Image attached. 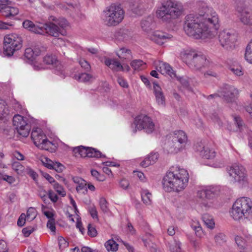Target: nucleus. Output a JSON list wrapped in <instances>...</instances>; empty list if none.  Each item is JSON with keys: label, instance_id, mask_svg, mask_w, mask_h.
Wrapping results in <instances>:
<instances>
[{"label": "nucleus", "instance_id": "f257e3e1", "mask_svg": "<svg viewBox=\"0 0 252 252\" xmlns=\"http://www.w3.org/2000/svg\"><path fill=\"white\" fill-rule=\"evenodd\" d=\"M204 13L190 14L185 17L184 30L186 33L195 39L212 38V31L219 24V17L216 12L206 7Z\"/></svg>", "mask_w": 252, "mask_h": 252}, {"label": "nucleus", "instance_id": "f03ea898", "mask_svg": "<svg viewBox=\"0 0 252 252\" xmlns=\"http://www.w3.org/2000/svg\"><path fill=\"white\" fill-rule=\"evenodd\" d=\"M189 179L187 170L178 166H173L170 168L163 179V188L169 192L182 191L188 185Z\"/></svg>", "mask_w": 252, "mask_h": 252}, {"label": "nucleus", "instance_id": "7ed1b4c3", "mask_svg": "<svg viewBox=\"0 0 252 252\" xmlns=\"http://www.w3.org/2000/svg\"><path fill=\"white\" fill-rule=\"evenodd\" d=\"M183 12L182 4L173 0H164L158 9L156 15L162 21L170 22L178 18Z\"/></svg>", "mask_w": 252, "mask_h": 252}, {"label": "nucleus", "instance_id": "20e7f679", "mask_svg": "<svg viewBox=\"0 0 252 252\" xmlns=\"http://www.w3.org/2000/svg\"><path fill=\"white\" fill-rule=\"evenodd\" d=\"M230 215L235 220L252 218V201L248 197L238 198L233 203Z\"/></svg>", "mask_w": 252, "mask_h": 252}, {"label": "nucleus", "instance_id": "39448f33", "mask_svg": "<svg viewBox=\"0 0 252 252\" xmlns=\"http://www.w3.org/2000/svg\"><path fill=\"white\" fill-rule=\"evenodd\" d=\"M229 179L233 183H237L243 187L248 183V175L245 167L242 165L234 163L226 168Z\"/></svg>", "mask_w": 252, "mask_h": 252}, {"label": "nucleus", "instance_id": "423d86ee", "mask_svg": "<svg viewBox=\"0 0 252 252\" xmlns=\"http://www.w3.org/2000/svg\"><path fill=\"white\" fill-rule=\"evenodd\" d=\"M124 11L120 5L112 4L103 11L102 19L108 26H116L122 22Z\"/></svg>", "mask_w": 252, "mask_h": 252}, {"label": "nucleus", "instance_id": "0eeeda50", "mask_svg": "<svg viewBox=\"0 0 252 252\" xmlns=\"http://www.w3.org/2000/svg\"><path fill=\"white\" fill-rule=\"evenodd\" d=\"M49 20V22L45 24H41V27L44 31L43 33L40 34L44 35L46 33L54 37L59 36L61 33V29L65 27L67 24L65 19H58L54 16H50Z\"/></svg>", "mask_w": 252, "mask_h": 252}, {"label": "nucleus", "instance_id": "6e6552de", "mask_svg": "<svg viewBox=\"0 0 252 252\" xmlns=\"http://www.w3.org/2000/svg\"><path fill=\"white\" fill-rule=\"evenodd\" d=\"M219 189L217 187L210 186L206 187L197 192V197L200 206L205 210L211 207L213 205L212 200L218 193Z\"/></svg>", "mask_w": 252, "mask_h": 252}, {"label": "nucleus", "instance_id": "1a4fd4ad", "mask_svg": "<svg viewBox=\"0 0 252 252\" xmlns=\"http://www.w3.org/2000/svg\"><path fill=\"white\" fill-rule=\"evenodd\" d=\"M185 60L189 67L195 69H199L209 64V61L205 55L194 51H187L185 54Z\"/></svg>", "mask_w": 252, "mask_h": 252}, {"label": "nucleus", "instance_id": "9d476101", "mask_svg": "<svg viewBox=\"0 0 252 252\" xmlns=\"http://www.w3.org/2000/svg\"><path fill=\"white\" fill-rule=\"evenodd\" d=\"M22 46L21 37L17 34L6 35L4 38V54L10 57L14 52L18 50Z\"/></svg>", "mask_w": 252, "mask_h": 252}, {"label": "nucleus", "instance_id": "9b49d317", "mask_svg": "<svg viewBox=\"0 0 252 252\" xmlns=\"http://www.w3.org/2000/svg\"><path fill=\"white\" fill-rule=\"evenodd\" d=\"M134 125L135 127L132 130L133 133H136L137 130H144L145 132L151 133L154 131L155 128V124L152 118L144 114L138 115L135 118Z\"/></svg>", "mask_w": 252, "mask_h": 252}, {"label": "nucleus", "instance_id": "f8f14e48", "mask_svg": "<svg viewBox=\"0 0 252 252\" xmlns=\"http://www.w3.org/2000/svg\"><path fill=\"white\" fill-rule=\"evenodd\" d=\"M218 38L221 46L226 50H230L234 47L238 35L233 30H224L220 32Z\"/></svg>", "mask_w": 252, "mask_h": 252}, {"label": "nucleus", "instance_id": "ddd939ff", "mask_svg": "<svg viewBox=\"0 0 252 252\" xmlns=\"http://www.w3.org/2000/svg\"><path fill=\"white\" fill-rule=\"evenodd\" d=\"M31 138L34 145L38 148L45 150H48L53 145L52 142L48 140L41 129L33 128L32 131Z\"/></svg>", "mask_w": 252, "mask_h": 252}, {"label": "nucleus", "instance_id": "4468645a", "mask_svg": "<svg viewBox=\"0 0 252 252\" xmlns=\"http://www.w3.org/2000/svg\"><path fill=\"white\" fill-rule=\"evenodd\" d=\"M237 12L240 22L247 26H252V5L244 3L239 5Z\"/></svg>", "mask_w": 252, "mask_h": 252}, {"label": "nucleus", "instance_id": "2eb2a0df", "mask_svg": "<svg viewBox=\"0 0 252 252\" xmlns=\"http://www.w3.org/2000/svg\"><path fill=\"white\" fill-rule=\"evenodd\" d=\"M72 152L75 157H88L89 158H102L105 156L95 149L93 148L85 147L82 146L73 148Z\"/></svg>", "mask_w": 252, "mask_h": 252}, {"label": "nucleus", "instance_id": "dca6fc26", "mask_svg": "<svg viewBox=\"0 0 252 252\" xmlns=\"http://www.w3.org/2000/svg\"><path fill=\"white\" fill-rule=\"evenodd\" d=\"M218 92L227 102L234 101L235 97L238 94V91L234 86L226 84L220 88Z\"/></svg>", "mask_w": 252, "mask_h": 252}, {"label": "nucleus", "instance_id": "f3484780", "mask_svg": "<svg viewBox=\"0 0 252 252\" xmlns=\"http://www.w3.org/2000/svg\"><path fill=\"white\" fill-rule=\"evenodd\" d=\"M172 35L161 31L154 32L150 36V39L159 45L163 44L167 40L172 38Z\"/></svg>", "mask_w": 252, "mask_h": 252}, {"label": "nucleus", "instance_id": "a211bd4d", "mask_svg": "<svg viewBox=\"0 0 252 252\" xmlns=\"http://www.w3.org/2000/svg\"><path fill=\"white\" fill-rule=\"evenodd\" d=\"M153 89L156 102L158 105L162 107H165L166 105V99L162 89L158 84L154 83Z\"/></svg>", "mask_w": 252, "mask_h": 252}, {"label": "nucleus", "instance_id": "6ab92c4d", "mask_svg": "<svg viewBox=\"0 0 252 252\" xmlns=\"http://www.w3.org/2000/svg\"><path fill=\"white\" fill-rule=\"evenodd\" d=\"M172 140L184 150L187 143L188 137L184 131L182 130H177L174 131Z\"/></svg>", "mask_w": 252, "mask_h": 252}, {"label": "nucleus", "instance_id": "aec40b11", "mask_svg": "<svg viewBox=\"0 0 252 252\" xmlns=\"http://www.w3.org/2000/svg\"><path fill=\"white\" fill-rule=\"evenodd\" d=\"M197 151L200 153V155L206 159H211L215 157V151L208 147H205L202 144H198L195 148Z\"/></svg>", "mask_w": 252, "mask_h": 252}, {"label": "nucleus", "instance_id": "412c9836", "mask_svg": "<svg viewBox=\"0 0 252 252\" xmlns=\"http://www.w3.org/2000/svg\"><path fill=\"white\" fill-rule=\"evenodd\" d=\"M157 70L162 74L168 75L172 78L176 77V74L169 64L160 62L157 66Z\"/></svg>", "mask_w": 252, "mask_h": 252}, {"label": "nucleus", "instance_id": "4be33fe9", "mask_svg": "<svg viewBox=\"0 0 252 252\" xmlns=\"http://www.w3.org/2000/svg\"><path fill=\"white\" fill-rule=\"evenodd\" d=\"M23 26L25 29L36 34L43 33L44 31L41 27V23L35 25L32 21L29 20H26L23 22Z\"/></svg>", "mask_w": 252, "mask_h": 252}, {"label": "nucleus", "instance_id": "5701e85b", "mask_svg": "<svg viewBox=\"0 0 252 252\" xmlns=\"http://www.w3.org/2000/svg\"><path fill=\"white\" fill-rule=\"evenodd\" d=\"M15 126L18 133L23 137H27L31 130V126L27 123L26 120L23 118L21 123Z\"/></svg>", "mask_w": 252, "mask_h": 252}, {"label": "nucleus", "instance_id": "b1692460", "mask_svg": "<svg viewBox=\"0 0 252 252\" xmlns=\"http://www.w3.org/2000/svg\"><path fill=\"white\" fill-rule=\"evenodd\" d=\"M106 65L115 71H119L124 70L123 65L119 62L111 59H106L104 61Z\"/></svg>", "mask_w": 252, "mask_h": 252}, {"label": "nucleus", "instance_id": "393cba45", "mask_svg": "<svg viewBox=\"0 0 252 252\" xmlns=\"http://www.w3.org/2000/svg\"><path fill=\"white\" fill-rule=\"evenodd\" d=\"M158 158V154L157 153H151L141 162L140 165L143 167H147L154 164Z\"/></svg>", "mask_w": 252, "mask_h": 252}, {"label": "nucleus", "instance_id": "a878e982", "mask_svg": "<svg viewBox=\"0 0 252 252\" xmlns=\"http://www.w3.org/2000/svg\"><path fill=\"white\" fill-rule=\"evenodd\" d=\"M165 150L169 154H176L183 150L180 146L175 143L172 139L168 142L165 145Z\"/></svg>", "mask_w": 252, "mask_h": 252}, {"label": "nucleus", "instance_id": "bb28decb", "mask_svg": "<svg viewBox=\"0 0 252 252\" xmlns=\"http://www.w3.org/2000/svg\"><path fill=\"white\" fill-rule=\"evenodd\" d=\"M19 12L17 7L8 6L2 10V15L6 18H11L17 15Z\"/></svg>", "mask_w": 252, "mask_h": 252}, {"label": "nucleus", "instance_id": "cd10ccee", "mask_svg": "<svg viewBox=\"0 0 252 252\" xmlns=\"http://www.w3.org/2000/svg\"><path fill=\"white\" fill-rule=\"evenodd\" d=\"M141 196L142 201L146 205H150L152 203V195L147 189H142Z\"/></svg>", "mask_w": 252, "mask_h": 252}, {"label": "nucleus", "instance_id": "c85d7f7f", "mask_svg": "<svg viewBox=\"0 0 252 252\" xmlns=\"http://www.w3.org/2000/svg\"><path fill=\"white\" fill-rule=\"evenodd\" d=\"M116 54L120 59L123 60H128L131 57L130 50L125 47L120 48L116 52Z\"/></svg>", "mask_w": 252, "mask_h": 252}, {"label": "nucleus", "instance_id": "c756f323", "mask_svg": "<svg viewBox=\"0 0 252 252\" xmlns=\"http://www.w3.org/2000/svg\"><path fill=\"white\" fill-rule=\"evenodd\" d=\"M74 78L79 82H87L91 81L92 79H94V77L88 73H79L77 74H75L74 76Z\"/></svg>", "mask_w": 252, "mask_h": 252}, {"label": "nucleus", "instance_id": "7c9ffc66", "mask_svg": "<svg viewBox=\"0 0 252 252\" xmlns=\"http://www.w3.org/2000/svg\"><path fill=\"white\" fill-rule=\"evenodd\" d=\"M202 220L206 226L210 229H213L215 226V222L213 218L207 214H205L202 216Z\"/></svg>", "mask_w": 252, "mask_h": 252}, {"label": "nucleus", "instance_id": "2f4dec72", "mask_svg": "<svg viewBox=\"0 0 252 252\" xmlns=\"http://www.w3.org/2000/svg\"><path fill=\"white\" fill-rule=\"evenodd\" d=\"M130 65L135 70H140L145 67L146 63L141 60H134L130 63Z\"/></svg>", "mask_w": 252, "mask_h": 252}, {"label": "nucleus", "instance_id": "473e14b6", "mask_svg": "<svg viewBox=\"0 0 252 252\" xmlns=\"http://www.w3.org/2000/svg\"><path fill=\"white\" fill-rule=\"evenodd\" d=\"M153 23V17L152 16H148L145 19L143 20L141 23L142 29L145 31H148Z\"/></svg>", "mask_w": 252, "mask_h": 252}, {"label": "nucleus", "instance_id": "72a5a7b5", "mask_svg": "<svg viewBox=\"0 0 252 252\" xmlns=\"http://www.w3.org/2000/svg\"><path fill=\"white\" fill-rule=\"evenodd\" d=\"M43 62L47 64L52 65L53 66L57 65L59 63L58 61L55 56L48 54L44 57Z\"/></svg>", "mask_w": 252, "mask_h": 252}, {"label": "nucleus", "instance_id": "f704fd0d", "mask_svg": "<svg viewBox=\"0 0 252 252\" xmlns=\"http://www.w3.org/2000/svg\"><path fill=\"white\" fill-rule=\"evenodd\" d=\"M116 36L119 40H127L130 37V32L128 30L121 29L117 33Z\"/></svg>", "mask_w": 252, "mask_h": 252}, {"label": "nucleus", "instance_id": "c9c22d12", "mask_svg": "<svg viewBox=\"0 0 252 252\" xmlns=\"http://www.w3.org/2000/svg\"><path fill=\"white\" fill-rule=\"evenodd\" d=\"M245 58L249 63H252V39L246 47Z\"/></svg>", "mask_w": 252, "mask_h": 252}, {"label": "nucleus", "instance_id": "e433bc0d", "mask_svg": "<svg viewBox=\"0 0 252 252\" xmlns=\"http://www.w3.org/2000/svg\"><path fill=\"white\" fill-rule=\"evenodd\" d=\"M169 247L171 252H181V243L177 240L171 241L169 243Z\"/></svg>", "mask_w": 252, "mask_h": 252}, {"label": "nucleus", "instance_id": "4c0bfd02", "mask_svg": "<svg viewBox=\"0 0 252 252\" xmlns=\"http://www.w3.org/2000/svg\"><path fill=\"white\" fill-rule=\"evenodd\" d=\"M11 166L12 169L16 172L17 174L22 175L24 173L25 167L19 161L13 162Z\"/></svg>", "mask_w": 252, "mask_h": 252}, {"label": "nucleus", "instance_id": "58836bf2", "mask_svg": "<svg viewBox=\"0 0 252 252\" xmlns=\"http://www.w3.org/2000/svg\"><path fill=\"white\" fill-rule=\"evenodd\" d=\"M235 242L240 249H245L247 246V240L241 236L237 235L235 238Z\"/></svg>", "mask_w": 252, "mask_h": 252}, {"label": "nucleus", "instance_id": "ea45409f", "mask_svg": "<svg viewBox=\"0 0 252 252\" xmlns=\"http://www.w3.org/2000/svg\"><path fill=\"white\" fill-rule=\"evenodd\" d=\"M105 247L108 251L115 252L118 249V245L112 239L107 241L105 243Z\"/></svg>", "mask_w": 252, "mask_h": 252}, {"label": "nucleus", "instance_id": "a19ab883", "mask_svg": "<svg viewBox=\"0 0 252 252\" xmlns=\"http://www.w3.org/2000/svg\"><path fill=\"white\" fill-rule=\"evenodd\" d=\"M99 205L101 210L104 213H107L109 212V209L108 206V202L104 197H101L100 198L99 200Z\"/></svg>", "mask_w": 252, "mask_h": 252}, {"label": "nucleus", "instance_id": "79ce46f5", "mask_svg": "<svg viewBox=\"0 0 252 252\" xmlns=\"http://www.w3.org/2000/svg\"><path fill=\"white\" fill-rule=\"evenodd\" d=\"M215 240L217 245L221 246L225 243L226 237L224 234L220 233L215 236Z\"/></svg>", "mask_w": 252, "mask_h": 252}, {"label": "nucleus", "instance_id": "37998d69", "mask_svg": "<svg viewBox=\"0 0 252 252\" xmlns=\"http://www.w3.org/2000/svg\"><path fill=\"white\" fill-rule=\"evenodd\" d=\"M36 214L37 212L34 208H29L27 212V216H26L27 220L32 221L35 218Z\"/></svg>", "mask_w": 252, "mask_h": 252}, {"label": "nucleus", "instance_id": "c03bdc74", "mask_svg": "<svg viewBox=\"0 0 252 252\" xmlns=\"http://www.w3.org/2000/svg\"><path fill=\"white\" fill-rule=\"evenodd\" d=\"M86 182L84 180L83 182L79 184L76 187L78 192L86 194L87 192V188L86 187Z\"/></svg>", "mask_w": 252, "mask_h": 252}, {"label": "nucleus", "instance_id": "a18cd8bd", "mask_svg": "<svg viewBox=\"0 0 252 252\" xmlns=\"http://www.w3.org/2000/svg\"><path fill=\"white\" fill-rule=\"evenodd\" d=\"M53 185L54 189L56 190L59 194L62 195V196H64L66 195V192L64 189L58 183L56 182L53 184Z\"/></svg>", "mask_w": 252, "mask_h": 252}, {"label": "nucleus", "instance_id": "49530a36", "mask_svg": "<svg viewBox=\"0 0 252 252\" xmlns=\"http://www.w3.org/2000/svg\"><path fill=\"white\" fill-rule=\"evenodd\" d=\"M140 6L144 8L152 7L154 4L153 0H140Z\"/></svg>", "mask_w": 252, "mask_h": 252}, {"label": "nucleus", "instance_id": "de8ad7c7", "mask_svg": "<svg viewBox=\"0 0 252 252\" xmlns=\"http://www.w3.org/2000/svg\"><path fill=\"white\" fill-rule=\"evenodd\" d=\"M47 47L45 46L37 45L33 49L34 55L35 57L39 56L42 52H44L46 50Z\"/></svg>", "mask_w": 252, "mask_h": 252}, {"label": "nucleus", "instance_id": "09e8293b", "mask_svg": "<svg viewBox=\"0 0 252 252\" xmlns=\"http://www.w3.org/2000/svg\"><path fill=\"white\" fill-rule=\"evenodd\" d=\"M234 120L235 124L237 125V126L239 129L240 131H242L244 128H245L244 123L240 117L236 116L234 118Z\"/></svg>", "mask_w": 252, "mask_h": 252}, {"label": "nucleus", "instance_id": "8fccbe9b", "mask_svg": "<svg viewBox=\"0 0 252 252\" xmlns=\"http://www.w3.org/2000/svg\"><path fill=\"white\" fill-rule=\"evenodd\" d=\"M88 210L93 219H98L97 211L94 205L90 206Z\"/></svg>", "mask_w": 252, "mask_h": 252}, {"label": "nucleus", "instance_id": "3c124183", "mask_svg": "<svg viewBox=\"0 0 252 252\" xmlns=\"http://www.w3.org/2000/svg\"><path fill=\"white\" fill-rule=\"evenodd\" d=\"M25 56L29 60H32L35 57L34 55V51L33 49L31 48H28L25 50Z\"/></svg>", "mask_w": 252, "mask_h": 252}, {"label": "nucleus", "instance_id": "603ef678", "mask_svg": "<svg viewBox=\"0 0 252 252\" xmlns=\"http://www.w3.org/2000/svg\"><path fill=\"white\" fill-rule=\"evenodd\" d=\"M88 234L92 237H94L97 235L96 229L91 224H89L88 225Z\"/></svg>", "mask_w": 252, "mask_h": 252}, {"label": "nucleus", "instance_id": "864d4df0", "mask_svg": "<svg viewBox=\"0 0 252 252\" xmlns=\"http://www.w3.org/2000/svg\"><path fill=\"white\" fill-rule=\"evenodd\" d=\"M230 70L237 76L243 75V71L241 66H233L230 68Z\"/></svg>", "mask_w": 252, "mask_h": 252}, {"label": "nucleus", "instance_id": "5fc2aeb1", "mask_svg": "<svg viewBox=\"0 0 252 252\" xmlns=\"http://www.w3.org/2000/svg\"><path fill=\"white\" fill-rule=\"evenodd\" d=\"M42 162L45 166L48 168L52 169L53 168V166L54 162L50 160L49 158H44V159L42 160Z\"/></svg>", "mask_w": 252, "mask_h": 252}, {"label": "nucleus", "instance_id": "6e6d98bb", "mask_svg": "<svg viewBox=\"0 0 252 252\" xmlns=\"http://www.w3.org/2000/svg\"><path fill=\"white\" fill-rule=\"evenodd\" d=\"M53 166V168L52 169H54L59 173L62 172L64 168V166L58 162H54Z\"/></svg>", "mask_w": 252, "mask_h": 252}, {"label": "nucleus", "instance_id": "4d7b16f0", "mask_svg": "<svg viewBox=\"0 0 252 252\" xmlns=\"http://www.w3.org/2000/svg\"><path fill=\"white\" fill-rule=\"evenodd\" d=\"M47 227L50 229L52 232H55V219L49 220L47 223Z\"/></svg>", "mask_w": 252, "mask_h": 252}, {"label": "nucleus", "instance_id": "13d9d810", "mask_svg": "<svg viewBox=\"0 0 252 252\" xmlns=\"http://www.w3.org/2000/svg\"><path fill=\"white\" fill-rule=\"evenodd\" d=\"M26 219V215L24 213H22L20 216L17 220V225L20 227L24 226L25 223Z\"/></svg>", "mask_w": 252, "mask_h": 252}, {"label": "nucleus", "instance_id": "bf43d9fd", "mask_svg": "<svg viewBox=\"0 0 252 252\" xmlns=\"http://www.w3.org/2000/svg\"><path fill=\"white\" fill-rule=\"evenodd\" d=\"M91 174L98 181H102L104 179V177L100 175L98 172L95 170H92Z\"/></svg>", "mask_w": 252, "mask_h": 252}, {"label": "nucleus", "instance_id": "052dcab7", "mask_svg": "<svg viewBox=\"0 0 252 252\" xmlns=\"http://www.w3.org/2000/svg\"><path fill=\"white\" fill-rule=\"evenodd\" d=\"M59 246L60 248H64L67 247L68 243L63 237L58 238Z\"/></svg>", "mask_w": 252, "mask_h": 252}, {"label": "nucleus", "instance_id": "680f3d73", "mask_svg": "<svg viewBox=\"0 0 252 252\" xmlns=\"http://www.w3.org/2000/svg\"><path fill=\"white\" fill-rule=\"evenodd\" d=\"M79 63L82 68L88 70L90 68V65L87 61L84 59H80Z\"/></svg>", "mask_w": 252, "mask_h": 252}, {"label": "nucleus", "instance_id": "e2e57ef3", "mask_svg": "<svg viewBox=\"0 0 252 252\" xmlns=\"http://www.w3.org/2000/svg\"><path fill=\"white\" fill-rule=\"evenodd\" d=\"M24 117L20 115H16L13 117V123L14 126H16L18 125V124L21 123V121L23 119Z\"/></svg>", "mask_w": 252, "mask_h": 252}, {"label": "nucleus", "instance_id": "0e129e2a", "mask_svg": "<svg viewBox=\"0 0 252 252\" xmlns=\"http://www.w3.org/2000/svg\"><path fill=\"white\" fill-rule=\"evenodd\" d=\"M2 180L6 181L10 184L13 183L15 181V179L13 177L7 175H2Z\"/></svg>", "mask_w": 252, "mask_h": 252}, {"label": "nucleus", "instance_id": "69168bd1", "mask_svg": "<svg viewBox=\"0 0 252 252\" xmlns=\"http://www.w3.org/2000/svg\"><path fill=\"white\" fill-rule=\"evenodd\" d=\"M48 195H49V198L53 202H56L57 201V200H58V195L56 194H55L54 192H53V191L52 190L49 191Z\"/></svg>", "mask_w": 252, "mask_h": 252}, {"label": "nucleus", "instance_id": "338daca9", "mask_svg": "<svg viewBox=\"0 0 252 252\" xmlns=\"http://www.w3.org/2000/svg\"><path fill=\"white\" fill-rule=\"evenodd\" d=\"M117 81L119 84L123 88H127L128 86L127 82L122 77H118Z\"/></svg>", "mask_w": 252, "mask_h": 252}, {"label": "nucleus", "instance_id": "774afa93", "mask_svg": "<svg viewBox=\"0 0 252 252\" xmlns=\"http://www.w3.org/2000/svg\"><path fill=\"white\" fill-rule=\"evenodd\" d=\"M33 231V229L31 227H26L22 230V233L25 237H28Z\"/></svg>", "mask_w": 252, "mask_h": 252}]
</instances>
